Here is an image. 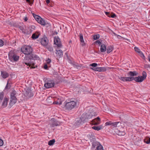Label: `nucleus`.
<instances>
[{"label": "nucleus", "mask_w": 150, "mask_h": 150, "mask_svg": "<svg viewBox=\"0 0 150 150\" xmlns=\"http://www.w3.org/2000/svg\"><path fill=\"white\" fill-rule=\"evenodd\" d=\"M39 59V57L38 55L32 54L31 55H28L27 57L24 58L23 63L29 66L30 67H31V68H35L37 67V66H34V63L31 62V60H38Z\"/></svg>", "instance_id": "obj_1"}, {"label": "nucleus", "mask_w": 150, "mask_h": 150, "mask_svg": "<svg viewBox=\"0 0 150 150\" xmlns=\"http://www.w3.org/2000/svg\"><path fill=\"white\" fill-rule=\"evenodd\" d=\"M64 104L65 110L70 111L77 107V103L76 101L71 100H67L64 102Z\"/></svg>", "instance_id": "obj_2"}, {"label": "nucleus", "mask_w": 150, "mask_h": 150, "mask_svg": "<svg viewBox=\"0 0 150 150\" xmlns=\"http://www.w3.org/2000/svg\"><path fill=\"white\" fill-rule=\"evenodd\" d=\"M22 52L26 55L25 57H27L28 55H31L33 49L30 46L25 45L21 49Z\"/></svg>", "instance_id": "obj_3"}, {"label": "nucleus", "mask_w": 150, "mask_h": 150, "mask_svg": "<svg viewBox=\"0 0 150 150\" xmlns=\"http://www.w3.org/2000/svg\"><path fill=\"white\" fill-rule=\"evenodd\" d=\"M17 94L16 91L13 90L11 91L10 94V105H13L16 103L17 100L16 98Z\"/></svg>", "instance_id": "obj_4"}, {"label": "nucleus", "mask_w": 150, "mask_h": 150, "mask_svg": "<svg viewBox=\"0 0 150 150\" xmlns=\"http://www.w3.org/2000/svg\"><path fill=\"white\" fill-rule=\"evenodd\" d=\"M8 58L11 61L16 62L19 60V57L13 52H10L8 54Z\"/></svg>", "instance_id": "obj_5"}, {"label": "nucleus", "mask_w": 150, "mask_h": 150, "mask_svg": "<svg viewBox=\"0 0 150 150\" xmlns=\"http://www.w3.org/2000/svg\"><path fill=\"white\" fill-rule=\"evenodd\" d=\"M60 125V122L54 118L51 119L50 125L51 127H54L55 126H59Z\"/></svg>", "instance_id": "obj_6"}, {"label": "nucleus", "mask_w": 150, "mask_h": 150, "mask_svg": "<svg viewBox=\"0 0 150 150\" xmlns=\"http://www.w3.org/2000/svg\"><path fill=\"white\" fill-rule=\"evenodd\" d=\"M54 85V83L53 81H48L44 84V86L46 88H49L53 87Z\"/></svg>", "instance_id": "obj_7"}, {"label": "nucleus", "mask_w": 150, "mask_h": 150, "mask_svg": "<svg viewBox=\"0 0 150 150\" xmlns=\"http://www.w3.org/2000/svg\"><path fill=\"white\" fill-rule=\"evenodd\" d=\"M54 44L57 45V47H62V45L60 41V39L58 36H56L55 37L54 39Z\"/></svg>", "instance_id": "obj_8"}, {"label": "nucleus", "mask_w": 150, "mask_h": 150, "mask_svg": "<svg viewBox=\"0 0 150 150\" xmlns=\"http://www.w3.org/2000/svg\"><path fill=\"white\" fill-rule=\"evenodd\" d=\"M93 116V115L91 113H86L82 115V117H83L85 121H87L88 119H90Z\"/></svg>", "instance_id": "obj_9"}, {"label": "nucleus", "mask_w": 150, "mask_h": 150, "mask_svg": "<svg viewBox=\"0 0 150 150\" xmlns=\"http://www.w3.org/2000/svg\"><path fill=\"white\" fill-rule=\"evenodd\" d=\"M134 80L137 82H141L143 81V78L142 76H139L135 77H132V81Z\"/></svg>", "instance_id": "obj_10"}, {"label": "nucleus", "mask_w": 150, "mask_h": 150, "mask_svg": "<svg viewBox=\"0 0 150 150\" xmlns=\"http://www.w3.org/2000/svg\"><path fill=\"white\" fill-rule=\"evenodd\" d=\"M92 124L94 125H98L100 122V117H98L92 121Z\"/></svg>", "instance_id": "obj_11"}, {"label": "nucleus", "mask_w": 150, "mask_h": 150, "mask_svg": "<svg viewBox=\"0 0 150 150\" xmlns=\"http://www.w3.org/2000/svg\"><path fill=\"white\" fill-rule=\"evenodd\" d=\"M48 42V41L47 37H45L41 39L40 42L42 45L44 46H45L47 45Z\"/></svg>", "instance_id": "obj_12"}, {"label": "nucleus", "mask_w": 150, "mask_h": 150, "mask_svg": "<svg viewBox=\"0 0 150 150\" xmlns=\"http://www.w3.org/2000/svg\"><path fill=\"white\" fill-rule=\"evenodd\" d=\"M85 120L84 119L83 117H82V115L80 118L76 121V124L77 125H79L82 122H85Z\"/></svg>", "instance_id": "obj_13"}, {"label": "nucleus", "mask_w": 150, "mask_h": 150, "mask_svg": "<svg viewBox=\"0 0 150 150\" xmlns=\"http://www.w3.org/2000/svg\"><path fill=\"white\" fill-rule=\"evenodd\" d=\"M8 100V99L7 98H4L1 105L3 108H5L6 106Z\"/></svg>", "instance_id": "obj_14"}, {"label": "nucleus", "mask_w": 150, "mask_h": 150, "mask_svg": "<svg viewBox=\"0 0 150 150\" xmlns=\"http://www.w3.org/2000/svg\"><path fill=\"white\" fill-rule=\"evenodd\" d=\"M1 75L4 79H6L9 76L8 73L5 71H1Z\"/></svg>", "instance_id": "obj_15"}, {"label": "nucleus", "mask_w": 150, "mask_h": 150, "mask_svg": "<svg viewBox=\"0 0 150 150\" xmlns=\"http://www.w3.org/2000/svg\"><path fill=\"white\" fill-rule=\"evenodd\" d=\"M115 132L117 134L119 135H124L125 134V132L124 131H122L118 129V128L116 129Z\"/></svg>", "instance_id": "obj_16"}, {"label": "nucleus", "mask_w": 150, "mask_h": 150, "mask_svg": "<svg viewBox=\"0 0 150 150\" xmlns=\"http://www.w3.org/2000/svg\"><path fill=\"white\" fill-rule=\"evenodd\" d=\"M26 96L28 97H30L33 96V94L31 92V91L30 90H28L25 93Z\"/></svg>", "instance_id": "obj_17"}, {"label": "nucleus", "mask_w": 150, "mask_h": 150, "mask_svg": "<svg viewBox=\"0 0 150 150\" xmlns=\"http://www.w3.org/2000/svg\"><path fill=\"white\" fill-rule=\"evenodd\" d=\"M119 79L123 81H131V77H120Z\"/></svg>", "instance_id": "obj_18"}, {"label": "nucleus", "mask_w": 150, "mask_h": 150, "mask_svg": "<svg viewBox=\"0 0 150 150\" xmlns=\"http://www.w3.org/2000/svg\"><path fill=\"white\" fill-rule=\"evenodd\" d=\"M57 52H56L57 56L59 58L61 57L63 55V52L61 50H56Z\"/></svg>", "instance_id": "obj_19"}, {"label": "nucleus", "mask_w": 150, "mask_h": 150, "mask_svg": "<svg viewBox=\"0 0 150 150\" xmlns=\"http://www.w3.org/2000/svg\"><path fill=\"white\" fill-rule=\"evenodd\" d=\"M100 51L101 52H104L106 50V46L104 44H102L100 45Z\"/></svg>", "instance_id": "obj_20"}, {"label": "nucleus", "mask_w": 150, "mask_h": 150, "mask_svg": "<svg viewBox=\"0 0 150 150\" xmlns=\"http://www.w3.org/2000/svg\"><path fill=\"white\" fill-rule=\"evenodd\" d=\"M97 71L99 72H104L105 71L106 69L105 67H97Z\"/></svg>", "instance_id": "obj_21"}, {"label": "nucleus", "mask_w": 150, "mask_h": 150, "mask_svg": "<svg viewBox=\"0 0 150 150\" xmlns=\"http://www.w3.org/2000/svg\"><path fill=\"white\" fill-rule=\"evenodd\" d=\"M92 128L93 129L98 131L103 128V126L101 125L98 126H94L92 127Z\"/></svg>", "instance_id": "obj_22"}, {"label": "nucleus", "mask_w": 150, "mask_h": 150, "mask_svg": "<svg viewBox=\"0 0 150 150\" xmlns=\"http://www.w3.org/2000/svg\"><path fill=\"white\" fill-rule=\"evenodd\" d=\"M113 50V47L111 45L107 47L106 49L107 52L109 54Z\"/></svg>", "instance_id": "obj_23"}, {"label": "nucleus", "mask_w": 150, "mask_h": 150, "mask_svg": "<svg viewBox=\"0 0 150 150\" xmlns=\"http://www.w3.org/2000/svg\"><path fill=\"white\" fill-rule=\"evenodd\" d=\"M38 22L41 25H45V20L42 18H39V20H38Z\"/></svg>", "instance_id": "obj_24"}, {"label": "nucleus", "mask_w": 150, "mask_h": 150, "mask_svg": "<svg viewBox=\"0 0 150 150\" xmlns=\"http://www.w3.org/2000/svg\"><path fill=\"white\" fill-rule=\"evenodd\" d=\"M99 143L97 142H93L92 143V148H95L96 146H98Z\"/></svg>", "instance_id": "obj_25"}, {"label": "nucleus", "mask_w": 150, "mask_h": 150, "mask_svg": "<svg viewBox=\"0 0 150 150\" xmlns=\"http://www.w3.org/2000/svg\"><path fill=\"white\" fill-rule=\"evenodd\" d=\"M121 123L120 122H112V127H118Z\"/></svg>", "instance_id": "obj_26"}, {"label": "nucleus", "mask_w": 150, "mask_h": 150, "mask_svg": "<svg viewBox=\"0 0 150 150\" xmlns=\"http://www.w3.org/2000/svg\"><path fill=\"white\" fill-rule=\"evenodd\" d=\"M79 38L80 39V41L81 43H84V41L83 39V35L82 33H80L79 34ZM82 45L83 46H84V45L82 44Z\"/></svg>", "instance_id": "obj_27"}, {"label": "nucleus", "mask_w": 150, "mask_h": 150, "mask_svg": "<svg viewBox=\"0 0 150 150\" xmlns=\"http://www.w3.org/2000/svg\"><path fill=\"white\" fill-rule=\"evenodd\" d=\"M33 16L35 18V19L38 22V20H39V18H41L39 16H38L37 15H36L34 13H33Z\"/></svg>", "instance_id": "obj_28"}, {"label": "nucleus", "mask_w": 150, "mask_h": 150, "mask_svg": "<svg viewBox=\"0 0 150 150\" xmlns=\"http://www.w3.org/2000/svg\"><path fill=\"white\" fill-rule=\"evenodd\" d=\"M95 150H103V146L100 144L96 147V148Z\"/></svg>", "instance_id": "obj_29"}, {"label": "nucleus", "mask_w": 150, "mask_h": 150, "mask_svg": "<svg viewBox=\"0 0 150 150\" xmlns=\"http://www.w3.org/2000/svg\"><path fill=\"white\" fill-rule=\"evenodd\" d=\"M39 35L35 33H33L32 35V38L33 39H36L38 38L39 37Z\"/></svg>", "instance_id": "obj_30"}, {"label": "nucleus", "mask_w": 150, "mask_h": 150, "mask_svg": "<svg viewBox=\"0 0 150 150\" xmlns=\"http://www.w3.org/2000/svg\"><path fill=\"white\" fill-rule=\"evenodd\" d=\"M55 140L54 139H53L52 140H50L48 142V145L50 146H51L53 145L54 142H55Z\"/></svg>", "instance_id": "obj_31"}, {"label": "nucleus", "mask_w": 150, "mask_h": 150, "mask_svg": "<svg viewBox=\"0 0 150 150\" xmlns=\"http://www.w3.org/2000/svg\"><path fill=\"white\" fill-rule=\"evenodd\" d=\"M144 141V143L147 144H150V138H149V139H145Z\"/></svg>", "instance_id": "obj_32"}, {"label": "nucleus", "mask_w": 150, "mask_h": 150, "mask_svg": "<svg viewBox=\"0 0 150 150\" xmlns=\"http://www.w3.org/2000/svg\"><path fill=\"white\" fill-rule=\"evenodd\" d=\"M4 96V93L3 92H1L0 93V102L1 103V100L3 99V98Z\"/></svg>", "instance_id": "obj_33"}, {"label": "nucleus", "mask_w": 150, "mask_h": 150, "mask_svg": "<svg viewBox=\"0 0 150 150\" xmlns=\"http://www.w3.org/2000/svg\"><path fill=\"white\" fill-rule=\"evenodd\" d=\"M140 56L144 59H145V58L143 53L141 51L138 53Z\"/></svg>", "instance_id": "obj_34"}, {"label": "nucleus", "mask_w": 150, "mask_h": 150, "mask_svg": "<svg viewBox=\"0 0 150 150\" xmlns=\"http://www.w3.org/2000/svg\"><path fill=\"white\" fill-rule=\"evenodd\" d=\"M100 35L99 34L94 35L93 36V39L94 40H96L99 38Z\"/></svg>", "instance_id": "obj_35"}, {"label": "nucleus", "mask_w": 150, "mask_h": 150, "mask_svg": "<svg viewBox=\"0 0 150 150\" xmlns=\"http://www.w3.org/2000/svg\"><path fill=\"white\" fill-rule=\"evenodd\" d=\"M89 139H91L92 138L93 139V134H88L87 136Z\"/></svg>", "instance_id": "obj_36"}, {"label": "nucleus", "mask_w": 150, "mask_h": 150, "mask_svg": "<svg viewBox=\"0 0 150 150\" xmlns=\"http://www.w3.org/2000/svg\"><path fill=\"white\" fill-rule=\"evenodd\" d=\"M143 76L142 77L143 78V80L145 79L146 76V74L145 71H143L142 73Z\"/></svg>", "instance_id": "obj_37"}, {"label": "nucleus", "mask_w": 150, "mask_h": 150, "mask_svg": "<svg viewBox=\"0 0 150 150\" xmlns=\"http://www.w3.org/2000/svg\"><path fill=\"white\" fill-rule=\"evenodd\" d=\"M25 1L30 4H33L34 0H25Z\"/></svg>", "instance_id": "obj_38"}, {"label": "nucleus", "mask_w": 150, "mask_h": 150, "mask_svg": "<svg viewBox=\"0 0 150 150\" xmlns=\"http://www.w3.org/2000/svg\"><path fill=\"white\" fill-rule=\"evenodd\" d=\"M10 88V86L9 85L8 81L5 87V89H9Z\"/></svg>", "instance_id": "obj_39"}, {"label": "nucleus", "mask_w": 150, "mask_h": 150, "mask_svg": "<svg viewBox=\"0 0 150 150\" xmlns=\"http://www.w3.org/2000/svg\"><path fill=\"white\" fill-rule=\"evenodd\" d=\"M138 73L136 71H132V76H135L137 75Z\"/></svg>", "instance_id": "obj_40"}, {"label": "nucleus", "mask_w": 150, "mask_h": 150, "mask_svg": "<svg viewBox=\"0 0 150 150\" xmlns=\"http://www.w3.org/2000/svg\"><path fill=\"white\" fill-rule=\"evenodd\" d=\"M134 49L135 51L136 52H138V53L141 51L140 49L137 47H134Z\"/></svg>", "instance_id": "obj_41"}, {"label": "nucleus", "mask_w": 150, "mask_h": 150, "mask_svg": "<svg viewBox=\"0 0 150 150\" xmlns=\"http://www.w3.org/2000/svg\"><path fill=\"white\" fill-rule=\"evenodd\" d=\"M112 122L111 121L106 122L105 123V125H111L112 127Z\"/></svg>", "instance_id": "obj_42"}, {"label": "nucleus", "mask_w": 150, "mask_h": 150, "mask_svg": "<svg viewBox=\"0 0 150 150\" xmlns=\"http://www.w3.org/2000/svg\"><path fill=\"white\" fill-rule=\"evenodd\" d=\"M48 50L50 52H52L53 51V48L51 46H49L47 47Z\"/></svg>", "instance_id": "obj_43"}, {"label": "nucleus", "mask_w": 150, "mask_h": 150, "mask_svg": "<svg viewBox=\"0 0 150 150\" xmlns=\"http://www.w3.org/2000/svg\"><path fill=\"white\" fill-rule=\"evenodd\" d=\"M90 66L93 67H96L97 66V64L96 63H93L91 64Z\"/></svg>", "instance_id": "obj_44"}, {"label": "nucleus", "mask_w": 150, "mask_h": 150, "mask_svg": "<svg viewBox=\"0 0 150 150\" xmlns=\"http://www.w3.org/2000/svg\"><path fill=\"white\" fill-rule=\"evenodd\" d=\"M95 43L96 44H97V43L98 44L99 46H100L102 44V43L99 40L96 41L95 42Z\"/></svg>", "instance_id": "obj_45"}, {"label": "nucleus", "mask_w": 150, "mask_h": 150, "mask_svg": "<svg viewBox=\"0 0 150 150\" xmlns=\"http://www.w3.org/2000/svg\"><path fill=\"white\" fill-rule=\"evenodd\" d=\"M4 45V42L3 41L0 39V47Z\"/></svg>", "instance_id": "obj_46"}, {"label": "nucleus", "mask_w": 150, "mask_h": 150, "mask_svg": "<svg viewBox=\"0 0 150 150\" xmlns=\"http://www.w3.org/2000/svg\"><path fill=\"white\" fill-rule=\"evenodd\" d=\"M4 143L3 140L0 139V146H2L3 144Z\"/></svg>", "instance_id": "obj_47"}, {"label": "nucleus", "mask_w": 150, "mask_h": 150, "mask_svg": "<svg viewBox=\"0 0 150 150\" xmlns=\"http://www.w3.org/2000/svg\"><path fill=\"white\" fill-rule=\"evenodd\" d=\"M47 63L48 64H49L50 62H51V59H47L46 60Z\"/></svg>", "instance_id": "obj_48"}, {"label": "nucleus", "mask_w": 150, "mask_h": 150, "mask_svg": "<svg viewBox=\"0 0 150 150\" xmlns=\"http://www.w3.org/2000/svg\"><path fill=\"white\" fill-rule=\"evenodd\" d=\"M111 16H110V17L112 18H114L116 17V15L113 13H111Z\"/></svg>", "instance_id": "obj_49"}, {"label": "nucleus", "mask_w": 150, "mask_h": 150, "mask_svg": "<svg viewBox=\"0 0 150 150\" xmlns=\"http://www.w3.org/2000/svg\"><path fill=\"white\" fill-rule=\"evenodd\" d=\"M48 66L47 64H45L44 66V68L45 69H48Z\"/></svg>", "instance_id": "obj_50"}, {"label": "nucleus", "mask_w": 150, "mask_h": 150, "mask_svg": "<svg viewBox=\"0 0 150 150\" xmlns=\"http://www.w3.org/2000/svg\"><path fill=\"white\" fill-rule=\"evenodd\" d=\"M90 69L93 70H94V71H97L96 70H97V67H95V68H94V67H91L90 68Z\"/></svg>", "instance_id": "obj_51"}, {"label": "nucleus", "mask_w": 150, "mask_h": 150, "mask_svg": "<svg viewBox=\"0 0 150 150\" xmlns=\"http://www.w3.org/2000/svg\"><path fill=\"white\" fill-rule=\"evenodd\" d=\"M46 3L48 5L50 3V0H46Z\"/></svg>", "instance_id": "obj_52"}, {"label": "nucleus", "mask_w": 150, "mask_h": 150, "mask_svg": "<svg viewBox=\"0 0 150 150\" xmlns=\"http://www.w3.org/2000/svg\"><path fill=\"white\" fill-rule=\"evenodd\" d=\"M28 20V18L27 17H25L24 19V20L25 21H27Z\"/></svg>", "instance_id": "obj_53"}, {"label": "nucleus", "mask_w": 150, "mask_h": 150, "mask_svg": "<svg viewBox=\"0 0 150 150\" xmlns=\"http://www.w3.org/2000/svg\"><path fill=\"white\" fill-rule=\"evenodd\" d=\"M76 67L78 69H80L81 67L79 65H76Z\"/></svg>", "instance_id": "obj_54"}, {"label": "nucleus", "mask_w": 150, "mask_h": 150, "mask_svg": "<svg viewBox=\"0 0 150 150\" xmlns=\"http://www.w3.org/2000/svg\"><path fill=\"white\" fill-rule=\"evenodd\" d=\"M145 67H150V66L149 64H146L145 65Z\"/></svg>", "instance_id": "obj_55"}, {"label": "nucleus", "mask_w": 150, "mask_h": 150, "mask_svg": "<svg viewBox=\"0 0 150 150\" xmlns=\"http://www.w3.org/2000/svg\"><path fill=\"white\" fill-rule=\"evenodd\" d=\"M109 13L108 12H105V13L106 15L107 16L109 14Z\"/></svg>", "instance_id": "obj_56"}, {"label": "nucleus", "mask_w": 150, "mask_h": 150, "mask_svg": "<svg viewBox=\"0 0 150 150\" xmlns=\"http://www.w3.org/2000/svg\"><path fill=\"white\" fill-rule=\"evenodd\" d=\"M54 103H55V104H59V103L58 102L56 101L54 102Z\"/></svg>", "instance_id": "obj_57"}, {"label": "nucleus", "mask_w": 150, "mask_h": 150, "mask_svg": "<svg viewBox=\"0 0 150 150\" xmlns=\"http://www.w3.org/2000/svg\"><path fill=\"white\" fill-rule=\"evenodd\" d=\"M113 34H114V35H115V36H116V37H117V35L116 33H114V32H113Z\"/></svg>", "instance_id": "obj_58"}, {"label": "nucleus", "mask_w": 150, "mask_h": 150, "mask_svg": "<svg viewBox=\"0 0 150 150\" xmlns=\"http://www.w3.org/2000/svg\"><path fill=\"white\" fill-rule=\"evenodd\" d=\"M117 38H118L120 39V38L121 37L119 35H117Z\"/></svg>", "instance_id": "obj_59"}, {"label": "nucleus", "mask_w": 150, "mask_h": 150, "mask_svg": "<svg viewBox=\"0 0 150 150\" xmlns=\"http://www.w3.org/2000/svg\"><path fill=\"white\" fill-rule=\"evenodd\" d=\"M19 28H20V29L21 30H23V28L21 26H20L19 27Z\"/></svg>", "instance_id": "obj_60"}, {"label": "nucleus", "mask_w": 150, "mask_h": 150, "mask_svg": "<svg viewBox=\"0 0 150 150\" xmlns=\"http://www.w3.org/2000/svg\"><path fill=\"white\" fill-rule=\"evenodd\" d=\"M111 13H109V14L108 16L109 17H110V16H111Z\"/></svg>", "instance_id": "obj_61"}, {"label": "nucleus", "mask_w": 150, "mask_h": 150, "mask_svg": "<svg viewBox=\"0 0 150 150\" xmlns=\"http://www.w3.org/2000/svg\"><path fill=\"white\" fill-rule=\"evenodd\" d=\"M148 57L149 59V62H150V56H149Z\"/></svg>", "instance_id": "obj_62"}, {"label": "nucleus", "mask_w": 150, "mask_h": 150, "mask_svg": "<svg viewBox=\"0 0 150 150\" xmlns=\"http://www.w3.org/2000/svg\"><path fill=\"white\" fill-rule=\"evenodd\" d=\"M129 75H130V76H131V71H130L129 72Z\"/></svg>", "instance_id": "obj_63"}, {"label": "nucleus", "mask_w": 150, "mask_h": 150, "mask_svg": "<svg viewBox=\"0 0 150 150\" xmlns=\"http://www.w3.org/2000/svg\"><path fill=\"white\" fill-rule=\"evenodd\" d=\"M57 33H58L57 32L55 31V32H54V34H55L56 35H57Z\"/></svg>", "instance_id": "obj_64"}]
</instances>
